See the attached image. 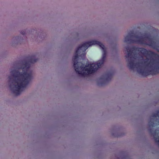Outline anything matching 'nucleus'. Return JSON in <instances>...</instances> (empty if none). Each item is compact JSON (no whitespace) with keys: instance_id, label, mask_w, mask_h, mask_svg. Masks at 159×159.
Segmentation results:
<instances>
[{"instance_id":"1","label":"nucleus","mask_w":159,"mask_h":159,"mask_svg":"<svg viewBox=\"0 0 159 159\" xmlns=\"http://www.w3.org/2000/svg\"><path fill=\"white\" fill-rule=\"evenodd\" d=\"M128 66L129 69H138L137 71L142 76L150 74L155 75L159 73V55L143 48L135 46H126Z\"/></svg>"},{"instance_id":"2","label":"nucleus","mask_w":159,"mask_h":159,"mask_svg":"<svg viewBox=\"0 0 159 159\" xmlns=\"http://www.w3.org/2000/svg\"><path fill=\"white\" fill-rule=\"evenodd\" d=\"M37 60L35 56H32L28 58L27 61L23 63V73L15 70L11 71L12 75L9 76L8 78L9 81L11 83L9 86L11 91L16 95L20 94L23 89L26 87L32 79L31 73H27V71L30 66V63H34Z\"/></svg>"},{"instance_id":"3","label":"nucleus","mask_w":159,"mask_h":159,"mask_svg":"<svg viewBox=\"0 0 159 159\" xmlns=\"http://www.w3.org/2000/svg\"><path fill=\"white\" fill-rule=\"evenodd\" d=\"M81 49H80L79 47L76 50L75 54L72 58L75 70L80 76L85 77L88 74L94 73L103 64L104 61L101 60L96 64L92 63L84 66V64L82 62H78V54L81 53Z\"/></svg>"},{"instance_id":"4","label":"nucleus","mask_w":159,"mask_h":159,"mask_svg":"<svg viewBox=\"0 0 159 159\" xmlns=\"http://www.w3.org/2000/svg\"><path fill=\"white\" fill-rule=\"evenodd\" d=\"M125 42L129 43H137L148 45L155 49L157 47L156 42L150 36L144 37L135 35L133 32L129 33L125 38Z\"/></svg>"},{"instance_id":"5","label":"nucleus","mask_w":159,"mask_h":159,"mask_svg":"<svg viewBox=\"0 0 159 159\" xmlns=\"http://www.w3.org/2000/svg\"><path fill=\"white\" fill-rule=\"evenodd\" d=\"M93 45H97L99 46L104 51V53L103 54L101 60L105 61L106 57V53L105 52V46L101 42L95 40H93L89 42H86L81 44L80 47V49L83 53H85L86 50L88 48Z\"/></svg>"},{"instance_id":"6","label":"nucleus","mask_w":159,"mask_h":159,"mask_svg":"<svg viewBox=\"0 0 159 159\" xmlns=\"http://www.w3.org/2000/svg\"><path fill=\"white\" fill-rule=\"evenodd\" d=\"M157 116H159V111L152 114L150 118V120L149 122L148 130L152 136H157L158 134V132L156 129L154 130L153 129V127L156 125L155 124L157 125L159 124V119H157Z\"/></svg>"},{"instance_id":"7","label":"nucleus","mask_w":159,"mask_h":159,"mask_svg":"<svg viewBox=\"0 0 159 159\" xmlns=\"http://www.w3.org/2000/svg\"><path fill=\"white\" fill-rule=\"evenodd\" d=\"M112 77V74L108 72L102 75L100 78V80H103V81L101 84L102 85L105 84L106 82L111 80Z\"/></svg>"},{"instance_id":"8","label":"nucleus","mask_w":159,"mask_h":159,"mask_svg":"<svg viewBox=\"0 0 159 159\" xmlns=\"http://www.w3.org/2000/svg\"><path fill=\"white\" fill-rule=\"evenodd\" d=\"M155 139V142L157 143L159 145V136L156 137V136H153Z\"/></svg>"},{"instance_id":"9","label":"nucleus","mask_w":159,"mask_h":159,"mask_svg":"<svg viewBox=\"0 0 159 159\" xmlns=\"http://www.w3.org/2000/svg\"><path fill=\"white\" fill-rule=\"evenodd\" d=\"M20 33L21 34L24 35L25 34V32L24 31H21V32Z\"/></svg>"},{"instance_id":"10","label":"nucleus","mask_w":159,"mask_h":159,"mask_svg":"<svg viewBox=\"0 0 159 159\" xmlns=\"http://www.w3.org/2000/svg\"><path fill=\"white\" fill-rule=\"evenodd\" d=\"M141 63V64H143V63H141H141Z\"/></svg>"}]
</instances>
